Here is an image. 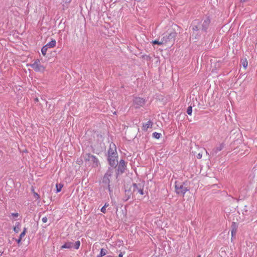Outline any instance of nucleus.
I'll use <instances>...</instances> for the list:
<instances>
[{
    "mask_svg": "<svg viewBox=\"0 0 257 257\" xmlns=\"http://www.w3.org/2000/svg\"><path fill=\"white\" fill-rule=\"evenodd\" d=\"M83 157L86 165L91 166L92 167H96L98 166L99 161L95 156L90 154H86Z\"/></svg>",
    "mask_w": 257,
    "mask_h": 257,
    "instance_id": "1",
    "label": "nucleus"
},
{
    "mask_svg": "<svg viewBox=\"0 0 257 257\" xmlns=\"http://www.w3.org/2000/svg\"><path fill=\"white\" fill-rule=\"evenodd\" d=\"M175 192L178 195H181L184 196L185 193L189 190V188L186 186L185 183H179L177 181L175 182Z\"/></svg>",
    "mask_w": 257,
    "mask_h": 257,
    "instance_id": "2",
    "label": "nucleus"
},
{
    "mask_svg": "<svg viewBox=\"0 0 257 257\" xmlns=\"http://www.w3.org/2000/svg\"><path fill=\"white\" fill-rule=\"evenodd\" d=\"M176 35L177 33L174 31H171L170 33L164 34V36L162 38L164 44L168 43H174Z\"/></svg>",
    "mask_w": 257,
    "mask_h": 257,
    "instance_id": "3",
    "label": "nucleus"
},
{
    "mask_svg": "<svg viewBox=\"0 0 257 257\" xmlns=\"http://www.w3.org/2000/svg\"><path fill=\"white\" fill-rule=\"evenodd\" d=\"M112 173L113 169L109 168L106 173L105 174L102 179V182L108 185V188L109 189H110V178L111 176Z\"/></svg>",
    "mask_w": 257,
    "mask_h": 257,
    "instance_id": "4",
    "label": "nucleus"
},
{
    "mask_svg": "<svg viewBox=\"0 0 257 257\" xmlns=\"http://www.w3.org/2000/svg\"><path fill=\"white\" fill-rule=\"evenodd\" d=\"M31 66L37 72H43L45 69V67L41 64L39 59H37L34 63L31 64Z\"/></svg>",
    "mask_w": 257,
    "mask_h": 257,
    "instance_id": "5",
    "label": "nucleus"
},
{
    "mask_svg": "<svg viewBox=\"0 0 257 257\" xmlns=\"http://www.w3.org/2000/svg\"><path fill=\"white\" fill-rule=\"evenodd\" d=\"M125 162L123 160H121L117 168V174H121L123 173L125 169Z\"/></svg>",
    "mask_w": 257,
    "mask_h": 257,
    "instance_id": "6",
    "label": "nucleus"
},
{
    "mask_svg": "<svg viewBox=\"0 0 257 257\" xmlns=\"http://www.w3.org/2000/svg\"><path fill=\"white\" fill-rule=\"evenodd\" d=\"M133 191L137 193H140L141 195H144V191L142 186L141 184H133Z\"/></svg>",
    "mask_w": 257,
    "mask_h": 257,
    "instance_id": "7",
    "label": "nucleus"
},
{
    "mask_svg": "<svg viewBox=\"0 0 257 257\" xmlns=\"http://www.w3.org/2000/svg\"><path fill=\"white\" fill-rule=\"evenodd\" d=\"M134 103L136 108L142 106L145 104V100L141 97H136L134 100Z\"/></svg>",
    "mask_w": 257,
    "mask_h": 257,
    "instance_id": "8",
    "label": "nucleus"
},
{
    "mask_svg": "<svg viewBox=\"0 0 257 257\" xmlns=\"http://www.w3.org/2000/svg\"><path fill=\"white\" fill-rule=\"evenodd\" d=\"M224 147L223 143L219 144L217 145L211 152L210 154L211 155L214 156L217 154L219 152L221 151Z\"/></svg>",
    "mask_w": 257,
    "mask_h": 257,
    "instance_id": "9",
    "label": "nucleus"
},
{
    "mask_svg": "<svg viewBox=\"0 0 257 257\" xmlns=\"http://www.w3.org/2000/svg\"><path fill=\"white\" fill-rule=\"evenodd\" d=\"M210 22V20L208 18H206L204 20L202 23L200 24L201 30L206 32L209 27Z\"/></svg>",
    "mask_w": 257,
    "mask_h": 257,
    "instance_id": "10",
    "label": "nucleus"
},
{
    "mask_svg": "<svg viewBox=\"0 0 257 257\" xmlns=\"http://www.w3.org/2000/svg\"><path fill=\"white\" fill-rule=\"evenodd\" d=\"M116 147L114 144H112V146L111 145H110V148L108 150V157H116Z\"/></svg>",
    "mask_w": 257,
    "mask_h": 257,
    "instance_id": "11",
    "label": "nucleus"
},
{
    "mask_svg": "<svg viewBox=\"0 0 257 257\" xmlns=\"http://www.w3.org/2000/svg\"><path fill=\"white\" fill-rule=\"evenodd\" d=\"M116 157H108V161L109 165L111 167H115L116 165V162L117 161L115 160Z\"/></svg>",
    "mask_w": 257,
    "mask_h": 257,
    "instance_id": "12",
    "label": "nucleus"
},
{
    "mask_svg": "<svg viewBox=\"0 0 257 257\" xmlns=\"http://www.w3.org/2000/svg\"><path fill=\"white\" fill-rule=\"evenodd\" d=\"M192 30L195 31H199L200 30H201V25L200 24H199L198 23V21L195 20L194 21V23H193V27H192Z\"/></svg>",
    "mask_w": 257,
    "mask_h": 257,
    "instance_id": "13",
    "label": "nucleus"
},
{
    "mask_svg": "<svg viewBox=\"0 0 257 257\" xmlns=\"http://www.w3.org/2000/svg\"><path fill=\"white\" fill-rule=\"evenodd\" d=\"M237 224L235 222H233L231 224V234L232 236L235 235L237 231Z\"/></svg>",
    "mask_w": 257,
    "mask_h": 257,
    "instance_id": "14",
    "label": "nucleus"
},
{
    "mask_svg": "<svg viewBox=\"0 0 257 257\" xmlns=\"http://www.w3.org/2000/svg\"><path fill=\"white\" fill-rule=\"evenodd\" d=\"M153 122L152 121L149 120L146 123L143 124L142 129L143 131H147L148 128H151L152 127Z\"/></svg>",
    "mask_w": 257,
    "mask_h": 257,
    "instance_id": "15",
    "label": "nucleus"
},
{
    "mask_svg": "<svg viewBox=\"0 0 257 257\" xmlns=\"http://www.w3.org/2000/svg\"><path fill=\"white\" fill-rule=\"evenodd\" d=\"M73 247V242H67L61 246L62 248H71Z\"/></svg>",
    "mask_w": 257,
    "mask_h": 257,
    "instance_id": "16",
    "label": "nucleus"
},
{
    "mask_svg": "<svg viewBox=\"0 0 257 257\" xmlns=\"http://www.w3.org/2000/svg\"><path fill=\"white\" fill-rule=\"evenodd\" d=\"M132 195V192L131 190H125V197L124 200L125 201L128 200L130 198Z\"/></svg>",
    "mask_w": 257,
    "mask_h": 257,
    "instance_id": "17",
    "label": "nucleus"
},
{
    "mask_svg": "<svg viewBox=\"0 0 257 257\" xmlns=\"http://www.w3.org/2000/svg\"><path fill=\"white\" fill-rule=\"evenodd\" d=\"M56 41L55 40H52L51 42L48 43L46 46H47L48 48H53L56 46Z\"/></svg>",
    "mask_w": 257,
    "mask_h": 257,
    "instance_id": "18",
    "label": "nucleus"
},
{
    "mask_svg": "<svg viewBox=\"0 0 257 257\" xmlns=\"http://www.w3.org/2000/svg\"><path fill=\"white\" fill-rule=\"evenodd\" d=\"M107 253V250L106 249L102 248L100 250V252L99 255H97V257H102Z\"/></svg>",
    "mask_w": 257,
    "mask_h": 257,
    "instance_id": "19",
    "label": "nucleus"
},
{
    "mask_svg": "<svg viewBox=\"0 0 257 257\" xmlns=\"http://www.w3.org/2000/svg\"><path fill=\"white\" fill-rule=\"evenodd\" d=\"M21 224L20 223H17V224L14 227V230L16 233H18L20 230Z\"/></svg>",
    "mask_w": 257,
    "mask_h": 257,
    "instance_id": "20",
    "label": "nucleus"
},
{
    "mask_svg": "<svg viewBox=\"0 0 257 257\" xmlns=\"http://www.w3.org/2000/svg\"><path fill=\"white\" fill-rule=\"evenodd\" d=\"M47 49H48L47 46L45 45L42 47V48L41 49V52H42V54L44 56H45V55L46 54Z\"/></svg>",
    "mask_w": 257,
    "mask_h": 257,
    "instance_id": "21",
    "label": "nucleus"
},
{
    "mask_svg": "<svg viewBox=\"0 0 257 257\" xmlns=\"http://www.w3.org/2000/svg\"><path fill=\"white\" fill-rule=\"evenodd\" d=\"M80 245V241H77L75 242L74 243H73V247L74 248L77 249L79 248Z\"/></svg>",
    "mask_w": 257,
    "mask_h": 257,
    "instance_id": "22",
    "label": "nucleus"
},
{
    "mask_svg": "<svg viewBox=\"0 0 257 257\" xmlns=\"http://www.w3.org/2000/svg\"><path fill=\"white\" fill-rule=\"evenodd\" d=\"M153 44H158V45H162L164 44L163 41L162 39H161V41L159 40H155L152 42Z\"/></svg>",
    "mask_w": 257,
    "mask_h": 257,
    "instance_id": "23",
    "label": "nucleus"
},
{
    "mask_svg": "<svg viewBox=\"0 0 257 257\" xmlns=\"http://www.w3.org/2000/svg\"><path fill=\"white\" fill-rule=\"evenodd\" d=\"M241 64L244 68L247 67L248 63L246 59L241 60Z\"/></svg>",
    "mask_w": 257,
    "mask_h": 257,
    "instance_id": "24",
    "label": "nucleus"
},
{
    "mask_svg": "<svg viewBox=\"0 0 257 257\" xmlns=\"http://www.w3.org/2000/svg\"><path fill=\"white\" fill-rule=\"evenodd\" d=\"M161 136V134L160 133H157V132H155L153 134V137L154 138H156V139H159L160 138Z\"/></svg>",
    "mask_w": 257,
    "mask_h": 257,
    "instance_id": "25",
    "label": "nucleus"
},
{
    "mask_svg": "<svg viewBox=\"0 0 257 257\" xmlns=\"http://www.w3.org/2000/svg\"><path fill=\"white\" fill-rule=\"evenodd\" d=\"M63 186V185L61 184H57L56 185L57 192H60Z\"/></svg>",
    "mask_w": 257,
    "mask_h": 257,
    "instance_id": "26",
    "label": "nucleus"
},
{
    "mask_svg": "<svg viewBox=\"0 0 257 257\" xmlns=\"http://www.w3.org/2000/svg\"><path fill=\"white\" fill-rule=\"evenodd\" d=\"M72 0H63V6L64 7H67L68 4L70 3Z\"/></svg>",
    "mask_w": 257,
    "mask_h": 257,
    "instance_id": "27",
    "label": "nucleus"
},
{
    "mask_svg": "<svg viewBox=\"0 0 257 257\" xmlns=\"http://www.w3.org/2000/svg\"><path fill=\"white\" fill-rule=\"evenodd\" d=\"M187 113L189 115H191L192 112V108L191 106H189L187 109Z\"/></svg>",
    "mask_w": 257,
    "mask_h": 257,
    "instance_id": "28",
    "label": "nucleus"
},
{
    "mask_svg": "<svg viewBox=\"0 0 257 257\" xmlns=\"http://www.w3.org/2000/svg\"><path fill=\"white\" fill-rule=\"evenodd\" d=\"M26 231L27 229L26 228H24L23 231L21 233L20 235V237L21 238H22L25 235Z\"/></svg>",
    "mask_w": 257,
    "mask_h": 257,
    "instance_id": "29",
    "label": "nucleus"
},
{
    "mask_svg": "<svg viewBox=\"0 0 257 257\" xmlns=\"http://www.w3.org/2000/svg\"><path fill=\"white\" fill-rule=\"evenodd\" d=\"M101 211L104 213L106 212V207L105 206H103L101 209Z\"/></svg>",
    "mask_w": 257,
    "mask_h": 257,
    "instance_id": "30",
    "label": "nucleus"
},
{
    "mask_svg": "<svg viewBox=\"0 0 257 257\" xmlns=\"http://www.w3.org/2000/svg\"><path fill=\"white\" fill-rule=\"evenodd\" d=\"M42 221L43 223H46L47 222V220H48V219L46 217H44L42 219Z\"/></svg>",
    "mask_w": 257,
    "mask_h": 257,
    "instance_id": "31",
    "label": "nucleus"
},
{
    "mask_svg": "<svg viewBox=\"0 0 257 257\" xmlns=\"http://www.w3.org/2000/svg\"><path fill=\"white\" fill-rule=\"evenodd\" d=\"M34 196H35V198L36 199H38L40 198L39 195L37 193H34Z\"/></svg>",
    "mask_w": 257,
    "mask_h": 257,
    "instance_id": "32",
    "label": "nucleus"
},
{
    "mask_svg": "<svg viewBox=\"0 0 257 257\" xmlns=\"http://www.w3.org/2000/svg\"><path fill=\"white\" fill-rule=\"evenodd\" d=\"M12 216L14 217H18L19 216V214L18 213H13L12 214Z\"/></svg>",
    "mask_w": 257,
    "mask_h": 257,
    "instance_id": "33",
    "label": "nucleus"
},
{
    "mask_svg": "<svg viewBox=\"0 0 257 257\" xmlns=\"http://www.w3.org/2000/svg\"><path fill=\"white\" fill-rule=\"evenodd\" d=\"M197 158L199 159H201L202 158V154L200 153L198 154Z\"/></svg>",
    "mask_w": 257,
    "mask_h": 257,
    "instance_id": "34",
    "label": "nucleus"
},
{
    "mask_svg": "<svg viewBox=\"0 0 257 257\" xmlns=\"http://www.w3.org/2000/svg\"><path fill=\"white\" fill-rule=\"evenodd\" d=\"M22 238H21L20 237L17 240V241L18 243H20Z\"/></svg>",
    "mask_w": 257,
    "mask_h": 257,
    "instance_id": "35",
    "label": "nucleus"
},
{
    "mask_svg": "<svg viewBox=\"0 0 257 257\" xmlns=\"http://www.w3.org/2000/svg\"><path fill=\"white\" fill-rule=\"evenodd\" d=\"M123 256V254L122 252H120L119 254V255L118 257H122Z\"/></svg>",
    "mask_w": 257,
    "mask_h": 257,
    "instance_id": "36",
    "label": "nucleus"
},
{
    "mask_svg": "<svg viewBox=\"0 0 257 257\" xmlns=\"http://www.w3.org/2000/svg\"><path fill=\"white\" fill-rule=\"evenodd\" d=\"M109 205V204L107 203H105V204H104V205L103 206H105V207L106 208L107 207H108Z\"/></svg>",
    "mask_w": 257,
    "mask_h": 257,
    "instance_id": "37",
    "label": "nucleus"
},
{
    "mask_svg": "<svg viewBox=\"0 0 257 257\" xmlns=\"http://www.w3.org/2000/svg\"><path fill=\"white\" fill-rule=\"evenodd\" d=\"M36 101H38V99L37 98L36 99Z\"/></svg>",
    "mask_w": 257,
    "mask_h": 257,
    "instance_id": "38",
    "label": "nucleus"
},
{
    "mask_svg": "<svg viewBox=\"0 0 257 257\" xmlns=\"http://www.w3.org/2000/svg\"><path fill=\"white\" fill-rule=\"evenodd\" d=\"M243 2H246L247 0H243Z\"/></svg>",
    "mask_w": 257,
    "mask_h": 257,
    "instance_id": "39",
    "label": "nucleus"
},
{
    "mask_svg": "<svg viewBox=\"0 0 257 257\" xmlns=\"http://www.w3.org/2000/svg\"><path fill=\"white\" fill-rule=\"evenodd\" d=\"M197 257H200V255H198V256H197Z\"/></svg>",
    "mask_w": 257,
    "mask_h": 257,
    "instance_id": "40",
    "label": "nucleus"
}]
</instances>
